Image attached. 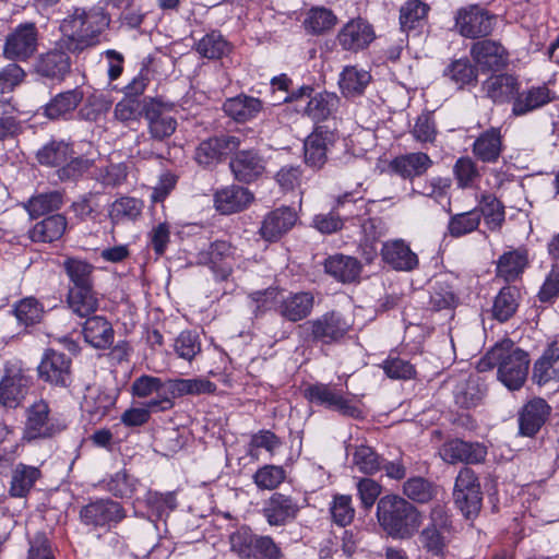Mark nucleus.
<instances>
[{
	"instance_id": "nucleus-1",
	"label": "nucleus",
	"mask_w": 559,
	"mask_h": 559,
	"mask_svg": "<svg viewBox=\"0 0 559 559\" xmlns=\"http://www.w3.org/2000/svg\"><path fill=\"white\" fill-rule=\"evenodd\" d=\"M530 355L510 338L496 343L478 361L480 372L497 367L498 380L510 391L520 390L528 376Z\"/></svg>"
},
{
	"instance_id": "nucleus-2",
	"label": "nucleus",
	"mask_w": 559,
	"mask_h": 559,
	"mask_svg": "<svg viewBox=\"0 0 559 559\" xmlns=\"http://www.w3.org/2000/svg\"><path fill=\"white\" fill-rule=\"evenodd\" d=\"M109 25V19L100 10L76 8L60 24L62 37L59 47L79 53L99 43L100 34Z\"/></svg>"
},
{
	"instance_id": "nucleus-3",
	"label": "nucleus",
	"mask_w": 559,
	"mask_h": 559,
	"mask_svg": "<svg viewBox=\"0 0 559 559\" xmlns=\"http://www.w3.org/2000/svg\"><path fill=\"white\" fill-rule=\"evenodd\" d=\"M377 518L384 532L397 539L413 537L423 523L421 512L408 500L396 495L380 498Z\"/></svg>"
},
{
	"instance_id": "nucleus-4",
	"label": "nucleus",
	"mask_w": 559,
	"mask_h": 559,
	"mask_svg": "<svg viewBox=\"0 0 559 559\" xmlns=\"http://www.w3.org/2000/svg\"><path fill=\"white\" fill-rule=\"evenodd\" d=\"M352 326L353 323L344 314L332 310L299 324L298 333L306 342L331 345L341 342Z\"/></svg>"
},
{
	"instance_id": "nucleus-5",
	"label": "nucleus",
	"mask_w": 559,
	"mask_h": 559,
	"mask_svg": "<svg viewBox=\"0 0 559 559\" xmlns=\"http://www.w3.org/2000/svg\"><path fill=\"white\" fill-rule=\"evenodd\" d=\"M452 530V520L447 508L440 503L435 504L430 509L428 524L418 535L421 548L435 557L442 558Z\"/></svg>"
},
{
	"instance_id": "nucleus-6",
	"label": "nucleus",
	"mask_w": 559,
	"mask_h": 559,
	"mask_svg": "<svg viewBox=\"0 0 559 559\" xmlns=\"http://www.w3.org/2000/svg\"><path fill=\"white\" fill-rule=\"evenodd\" d=\"M64 429V423L50 414V407L45 400H37L26 408L23 440L52 438Z\"/></svg>"
},
{
	"instance_id": "nucleus-7",
	"label": "nucleus",
	"mask_w": 559,
	"mask_h": 559,
	"mask_svg": "<svg viewBox=\"0 0 559 559\" xmlns=\"http://www.w3.org/2000/svg\"><path fill=\"white\" fill-rule=\"evenodd\" d=\"M313 90L302 86L294 92L290 99L296 102V109L302 111L314 122L328 120L337 109L340 98L334 93L320 92L311 95Z\"/></svg>"
},
{
	"instance_id": "nucleus-8",
	"label": "nucleus",
	"mask_w": 559,
	"mask_h": 559,
	"mask_svg": "<svg viewBox=\"0 0 559 559\" xmlns=\"http://www.w3.org/2000/svg\"><path fill=\"white\" fill-rule=\"evenodd\" d=\"M453 498L456 507L465 518L476 516L481 508L480 484L475 472L463 467L455 479Z\"/></svg>"
},
{
	"instance_id": "nucleus-9",
	"label": "nucleus",
	"mask_w": 559,
	"mask_h": 559,
	"mask_svg": "<svg viewBox=\"0 0 559 559\" xmlns=\"http://www.w3.org/2000/svg\"><path fill=\"white\" fill-rule=\"evenodd\" d=\"M469 56L478 71L499 72L509 64V52L500 41L481 39L474 41L469 48Z\"/></svg>"
},
{
	"instance_id": "nucleus-10",
	"label": "nucleus",
	"mask_w": 559,
	"mask_h": 559,
	"mask_svg": "<svg viewBox=\"0 0 559 559\" xmlns=\"http://www.w3.org/2000/svg\"><path fill=\"white\" fill-rule=\"evenodd\" d=\"M496 17L488 11L469 5L462 8L455 15V27L460 35L466 38H484L493 31Z\"/></svg>"
},
{
	"instance_id": "nucleus-11",
	"label": "nucleus",
	"mask_w": 559,
	"mask_h": 559,
	"mask_svg": "<svg viewBox=\"0 0 559 559\" xmlns=\"http://www.w3.org/2000/svg\"><path fill=\"white\" fill-rule=\"evenodd\" d=\"M38 32L34 23H23L5 38L3 56L8 60L26 61L37 50Z\"/></svg>"
},
{
	"instance_id": "nucleus-12",
	"label": "nucleus",
	"mask_w": 559,
	"mask_h": 559,
	"mask_svg": "<svg viewBox=\"0 0 559 559\" xmlns=\"http://www.w3.org/2000/svg\"><path fill=\"white\" fill-rule=\"evenodd\" d=\"M304 395L309 402L325 406L326 408L338 412L344 416L352 418H359L362 416L360 408L346 400L341 391L329 384H310L305 389Z\"/></svg>"
},
{
	"instance_id": "nucleus-13",
	"label": "nucleus",
	"mask_w": 559,
	"mask_h": 559,
	"mask_svg": "<svg viewBox=\"0 0 559 559\" xmlns=\"http://www.w3.org/2000/svg\"><path fill=\"white\" fill-rule=\"evenodd\" d=\"M439 455L449 464H478L485 461L487 448L480 442H468L455 438L440 447Z\"/></svg>"
},
{
	"instance_id": "nucleus-14",
	"label": "nucleus",
	"mask_w": 559,
	"mask_h": 559,
	"mask_svg": "<svg viewBox=\"0 0 559 559\" xmlns=\"http://www.w3.org/2000/svg\"><path fill=\"white\" fill-rule=\"evenodd\" d=\"M38 374L52 385L68 386L71 383V358L64 353L47 349L38 366Z\"/></svg>"
},
{
	"instance_id": "nucleus-15",
	"label": "nucleus",
	"mask_w": 559,
	"mask_h": 559,
	"mask_svg": "<svg viewBox=\"0 0 559 559\" xmlns=\"http://www.w3.org/2000/svg\"><path fill=\"white\" fill-rule=\"evenodd\" d=\"M299 511L300 506L295 498L274 492L265 500L262 514L271 526H284L295 521Z\"/></svg>"
},
{
	"instance_id": "nucleus-16",
	"label": "nucleus",
	"mask_w": 559,
	"mask_h": 559,
	"mask_svg": "<svg viewBox=\"0 0 559 559\" xmlns=\"http://www.w3.org/2000/svg\"><path fill=\"white\" fill-rule=\"evenodd\" d=\"M337 136L326 126H319L305 141V162L313 168H321L328 160V154Z\"/></svg>"
},
{
	"instance_id": "nucleus-17",
	"label": "nucleus",
	"mask_w": 559,
	"mask_h": 559,
	"mask_svg": "<svg viewBox=\"0 0 559 559\" xmlns=\"http://www.w3.org/2000/svg\"><path fill=\"white\" fill-rule=\"evenodd\" d=\"M240 144L241 139L237 135L224 134L211 138L199 144L195 151V160L204 167L214 165L219 162L222 155L238 150Z\"/></svg>"
},
{
	"instance_id": "nucleus-18",
	"label": "nucleus",
	"mask_w": 559,
	"mask_h": 559,
	"mask_svg": "<svg viewBox=\"0 0 559 559\" xmlns=\"http://www.w3.org/2000/svg\"><path fill=\"white\" fill-rule=\"evenodd\" d=\"M145 118L153 139L163 141L174 134L177 120L166 105L156 99H150L145 105Z\"/></svg>"
},
{
	"instance_id": "nucleus-19",
	"label": "nucleus",
	"mask_w": 559,
	"mask_h": 559,
	"mask_svg": "<svg viewBox=\"0 0 559 559\" xmlns=\"http://www.w3.org/2000/svg\"><path fill=\"white\" fill-rule=\"evenodd\" d=\"M229 166L238 181L250 183L264 174L266 162L257 151L242 150L235 154Z\"/></svg>"
},
{
	"instance_id": "nucleus-20",
	"label": "nucleus",
	"mask_w": 559,
	"mask_h": 559,
	"mask_svg": "<svg viewBox=\"0 0 559 559\" xmlns=\"http://www.w3.org/2000/svg\"><path fill=\"white\" fill-rule=\"evenodd\" d=\"M80 515L87 525L106 526L120 522L124 518V512L120 503L100 499L82 508Z\"/></svg>"
},
{
	"instance_id": "nucleus-21",
	"label": "nucleus",
	"mask_w": 559,
	"mask_h": 559,
	"mask_svg": "<svg viewBox=\"0 0 559 559\" xmlns=\"http://www.w3.org/2000/svg\"><path fill=\"white\" fill-rule=\"evenodd\" d=\"M551 407L542 397L528 401L519 413V430L522 436L534 437L547 421Z\"/></svg>"
},
{
	"instance_id": "nucleus-22",
	"label": "nucleus",
	"mask_w": 559,
	"mask_h": 559,
	"mask_svg": "<svg viewBox=\"0 0 559 559\" xmlns=\"http://www.w3.org/2000/svg\"><path fill=\"white\" fill-rule=\"evenodd\" d=\"M383 261L395 271L411 272L418 266V257L402 239L389 240L382 245Z\"/></svg>"
},
{
	"instance_id": "nucleus-23",
	"label": "nucleus",
	"mask_w": 559,
	"mask_h": 559,
	"mask_svg": "<svg viewBox=\"0 0 559 559\" xmlns=\"http://www.w3.org/2000/svg\"><path fill=\"white\" fill-rule=\"evenodd\" d=\"M253 200V193L249 189L233 185L216 191L214 206L221 214L228 215L243 211Z\"/></svg>"
},
{
	"instance_id": "nucleus-24",
	"label": "nucleus",
	"mask_w": 559,
	"mask_h": 559,
	"mask_svg": "<svg viewBox=\"0 0 559 559\" xmlns=\"http://www.w3.org/2000/svg\"><path fill=\"white\" fill-rule=\"evenodd\" d=\"M63 49L57 44L53 49L41 53L35 63L37 74L50 80H64L70 72L71 60Z\"/></svg>"
},
{
	"instance_id": "nucleus-25",
	"label": "nucleus",
	"mask_w": 559,
	"mask_h": 559,
	"mask_svg": "<svg viewBox=\"0 0 559 559\" xmlns=\"http://www.w3.org/2000/svg\"><path fill=\"white\" fill-rule=\"evenodd\" d=\"M373 38L374 33L371 25L361 19L347 22L337 35L342 48L350 51L365 49Z\"/></svg>"
},
{
	"instance_id": "nucleus-26",
	"label": "nucleus",
	"mask_w": 559,
	"mask_h": 559,
	"mask_svg": "<svg viewBox=\"0 0 559 559\" xmlns=\"http://www.w3.org/2000/svg\"><path fill=\"white\" fill-rule=\"evenodd\" d=\"M297 218V213L293 209L278 207L264 217L260 234L263 239L275 241L294 227Z\"/></svg>"
},
{
	"instance_id": "nucleus-27",
	"label": "nucleus",
	"mask_w": 559,
	"mask_h": 559,
	"mask_svg": "<svg viewBox=\"0 0 559 559\" xmlns=\"http://www.w3.org/2000/svg\"><path fill=\"white\" fill-rule=\"evenodd\" d=\"M31 380L20 370L8 371L0 381V404L3 407L15 408L27 394Z\"/></svg>"
},
{
	"instance_id": "nucleus-28",
	"label": "nucleus",
	"mask_w": 559,
	"mask_h": 559,
	"mask_svg": "<svg viewBox=\"0 0 559 559\" xmlns=\"http://www.w3.org/2000/svg\"><path fill=\"white\" fill-rule=\"evenodd\" d=\"M314 297L309 292L289 294L281 298L277 313L285 320L298 322L306 319L312 311Z\"/></svg>"
},
{
	"instance_id": "nucleus-29",
	"label": "nucleus",
	"mask_w": 559,
	"mask_h": 559,
	"mask_svg": "<svg viewBox=\"0 0 559 559\" xmlns=\"http://www.w3.org/2000/svg\"><path fill=\"white\" fill-rule=\"evenodd\" d=\"M503 151L502 134L500 128H489L481 132L473 143L474 156L483 163L495 164Z\"/></svg>"
},
{
	"instance_id": "nucleus-30",
	"label": "nucleus",
	"mask_w": 559,
	"mask_h": 559,
	"mask_svg": "<svg viewBox=\"0 0 559 559\" xmlns=\"http://www.w3.org/2000/svg\"><path fill=\"white\" fill-rule=\"evenodd\" d=\"M361 263L358 259L337 253L325 259V272L343 284L356 282L361 273Z\"/></svg>"
},
{
	"instance_id": "nucleus-31",
	"label": "nucleus",
	"mask_w": 559,
	"mask_h": 559,
	"mask_svg": "<svg viewBox=\"0 0 559 559\" xmlns=\"http://www.w3.org/2000/svg\"><path fill=\"white\" fill-rule=\"evenodd\" d=\"M555 99V93L546 85L533 86L526 91L518 93L512 106L514 116H524L536 110Z\"/></svg>"
},
{
	"instance_id": "nucleus-32",
	"label": "nucleus",
	"mask_w": 559,
	"mask_h": 559,
	"mask_svg": "<svg viewBox=\"0 0 559 559\" xmlns=\"http://www.w3.org/2000/svg\"><path fill=\"white\" fill-rule=\"evenodd\" d=\"M86 343L97 349H106L114 343L115 332L111 323L102 316L88 317L83 325Z\"/></svg>"
},
{
	"instance_id": "nucleus-33",
	"label": "nucleus",
	"mask_w": 559,
	"mask_h": 559,
	"mask_svg": "<svg viewBox=\"0 0 559 559\" xmlns=\"http://www.w3.org/2000/svg\"><path fill=\"white\" fill-rule=\"evenodd\" d=\"M519 84L510 74H499L488 78L481 86L486 97L493 103H507L518 93Z\"/></svg>"
},
{
	"instance_id": "nucleus-34",
	"label": "nucleus",
	"mask_w": 559,
	"mask_h": 559,
	"mask_svg": "<svg viewBox=\"0 0 559 559\" xmlns=\"http://www.w3.org/2000/svg\"><path fill=\"white\" fill-rule=\"evenodd\" d=\"M432 165V160L426 153H409L395 157L391 163L394 173L405 179L421 176Z\"/></svg>"
},
{
	"instance_id": "nucleus-35",
	"label": "nucleus",
	"mask_w": 559,
	"mask_h": 559,
	"mask_svg": "<svg viewBox=\"0 0 559 559\" xmlns=\"http://www.w3.org/2000/svg\"><path fill=\"white\" fill-rule=\"evenodd\" d=\"M62 267L69 278V289L94 287V265L74 257H68Z\"/></svg>"
},
{
	"instance_id": "nucleus-36",
	"label": "nucleus",
	"mask_w": 559,
	"mask_h": 559,
	"mask_svg": "<svg viewBox=\"0 0 559 559\" xmlns=\"http://www.w3.org/2000/svg\"><path fill=\"white\" fill-rule=\"evenodd\" d=\"M223 108L226 115L231 117L234 120L245 122L258 116L262 110V103L260 99L252 96L238 95L236 97L228 98L224 103Z\"/></svg>"
},
{
	"instance_id": "nucleus-37",
	"label": "nucleus",
	"mask_w": 559,
	"mask_h": 559,
	"mask_svg": "<svg viewBox=\"0 0 559 559\" xmlns=\"http://www.w3.org/2000/svg\"><path fill=\"white\" fill-rule=\"evenodd\" d=\"M216 390L215 383L205 378L169 379L166 381L165 391L174 399L183 395L211 394Z\"/></svg>"
},
{
	"instance_id": "nucleus-38",
	"label": "nucleus",
	"mask_w": 559,
	"mask_h": 559,
	"mask_svg": "<svg viewBox=\"0 0 559 559\" xmlns=\"http://www.w3.org/2000/svg\"><path fill=\"white\" fill-rule=\"evenodd\" d=\"M83 97L84 93L79 87L59 93L45 106L44 112L49 119L63 118L79 106Z\"/></svg>"
},
{
	"instance_id": "nucleus-39",
	"label": "nucleus",
	"mask_w": 559,
	"mask_h": 559,
	"mask_svg": "<svg viewBox=\"0 0 559 559\" xmlns=\"http://www.w3.org/2000/svg\"><path fill=\"white\" fill-rule=\"evenodd\" d=\"M67 225V218L63 215H51L36 223L29 230V237L35 242H52L63 236Z\"/></svg>"
},
{
	"instance_id": "nucleus-40",
	"label": "nucleus",
	"mask_w": 559,
	"mask_h": 559,
	"mask_svg": "<svg viewBox=\"0 0 559 559\" xmlns=\"http://www.w3.org/2000/svg\"><path fill=\"white\" fill-rule=\"evenodd\" d=\"M528 264L527 253L523 249L504 252L497 263V276L506 282L518 280Z\"/></svg>"
},
{
	"instance_id": "nucleus-41",
	"label": "nucleus",
	"mask_w": 559,
	"mask_h": 559,
	"mask_svg": "<svg viewBox=\"0 0 559 559\" xmlns=\"http://www.w3.org/2000/svg\"><path fill=\"white\" fill-rule=\"evenodd\" d=\"M443 75L457 88L476 85L478 69L467 58L452 60L443 70Z\"/></svg>"
},
{
	"instance_id": "nucleus-42",
	"label": "nucleus",
	"mask_w": 559,
	"mask_h": 559,
	"mask_svg": "<svg viewBox=\"0 0 559 559\" xmlns=\"http://www.w3.org/2000/svg\"><path fill=\"white\" fill-rule=\"evenodd\" d=\"M234 249L227 241L217 240L211 243L207 251L201 253V260L218 269L221 280H226L231 274V264L227 262L231 258Z\"/></svg>"
},
{
	"instance_id": "nucleus-43",
	"label": "nucleus",
	"mask_w": 559,
	"mask_h": 559,
	"mask_svg": "<svg viewBox=\"0 0 559 559\" xmlns=\"http://www.w3.org/2000/svg\"><path fill=\"white\" fill-rule=\"evenodd\" d=\"M371 81V75L365 69L347 66L341 73L340 88L346 97L359 96Z\"/></svg>"
},
{
	"instance_id": "nucleus-44",
	"label": "nucleus",
	"mask_w": 559,
	"mask_h": 559,
	"mask_svg": "<svg viewBox=\"0 0 559 559\" xmlns=\"http://www.w3.org/2000/svg\"><path fill=\"white\" fill-rule=\"evenodd\" d=\"M40 475L39 468L19 463L12 471L10 495L17 498L25 497Z\"/></svg>"
},
{
	"instance_id": "nucleus-45",
	"label": "nucleus",
	"mask_w": 559,
	"mask_h": 559,
	"mask_svg": "<svg viewBox=\"0 0 559 559\" xmlns=\"http://www.w3.org/2000/svg\"><path fill=\"white\" fill-rule=\"evenodd\" d=\"M67 302L73 313L90 317L98 308V298L94 287L68 289Z\"/></svg>"
},
{
	"instance_id": "nucleus-46",
	"label": "nucleus",
	"mask_w": 559,
	"mask_h": 559,
	"mask_svg": "<svg viewBox=\"0 0 559 559\" xmlns=\"http://www.w3.org/2000/svg\"><path fill=\"white\" fill-rule=\"evenodd\" d=\"M403 493L411 501L424 504L437 497L438 486L421 476H415L403 484Z\"/></svg>"
},
{
	"instance_id": "nucleus-47",
	"label": "nucleus",
	"mask_w": 559,
	"mask_h": 559,
	"mask_svg": "<svg viewBox=\"0 0 559 559\" xmlns=\"http://www.w3.org/2000/svg\"><path fill=\"white\" fill-rule=\"evenodd\" d=\"M260 535L248 526H241L229 536L230 549L241 559H253Z\"/></svg>"
},
{
	"instance_id": "nucleus-48",
	"label": "nucleus",
	"mask_w": 559,
	"mask_h": 559,
	"mask_svg": "<svg viewBox=\"0 0 559 559\" xmlns=\"http://www.w3.org/2000/svg\"><path fill=\"white\" fill-rule=\"evenodd\" d=\"M62 204V193L59 191H50L31 198L25 209L32 217H38L49 212L58 211Z\"/></svg>"
},
{
	"instance_id": "nucleus-49",
	"label": "nucleus",
	"mask_w": 559,
	"mask_h": 559,
	"mask_svg": "<svg viewBox=\"0 0 559 559\" xmlns=\"http://www.w3.org/2000/svg\"><path fill=\"white\" fill-rule=\"evenodd\" d=\"M73 154L70 144L63 141H51L40 148L37 159L41 165L61 167Z\"/></svg>"
},
{
	"instance_id": "nucleus-50",
	"label": "nucleus",
	"mask_w": 559,
	"mask_h": 559,
	"mask_svg": "<svg viewBox=\"0 0 559 559\" xmlns=\"http://www.w3.org/2000/svg\"><path fill=\"white\" fill-rule=\"evenodd\" d=\"M114 399L100 389H88L84 395L82 407L92 419L103 418L114 405Z\"/></svg>"
},
{
	"instance_id": "nucleus-51",
	"label": "nucleus",
	"mask_w": 559,
	"mask_h": 559,
	"mask_svg": "<svg viewBox=\"0 0 559 559\" xmlns=\"http://www.w3.org/2000/svg\"><path fill=\"white\" fill-rule=\"evenodd\" d=\"M382 459L373 448L365 444L355 447L353 452V465L366 475L381 471Z\"/></svg>"
},
{
	"instance_id": "nucleus-52",
	"label": "nucleus",
	"mask_w": 559,
	"mask_h": 559,
	"mask_svg": "<svg viewBox=\"0 0 559 559\" xmlns=\"http://www.w3.org/2000/svg\"><path fill=\"white\" fill-rule=\"evenodd\" d=\"M518 290L514 287H503L496 296L492 314L500 321L509 320L518 309Z\"/></svg>"
},
{
	"instance_id": "nucleus-53",
	"label": "nucleus",
	"mask_w": 559,
	"mask_h": 559,
	"mask_svg": "<svg viewBox=\"0 0 559 559\" xmlns=\"http://www.w3.org/2000/svg\"><path fill=\"white\" fill-rule=\"evenodd\" d=\"M282 295L277 288H266L264 290H257L248 296L249 307L254 317L262 316L270 309H275L277 312V306L281 302Z\"/></svg>"
},
{
	"instance_id": "nucleus-54",
	"label": "nucleus",
	"mask_w": 559,
	"mask_h": 559,
	"mask_svg": "<svg viewBox=\"0 0 559 559\" xmlns=\"http://www.w3.org/2000/svg\"><path fill=\"white\" fill-rule=\"evenodd\" d=\"M480 219L481 214L477 209L452 215L448 224L449 234L452 237L469 234L478 228Z\"/></svg>"
},
{
	"instance_id": "nucleus-55",
	"label": "nucleus",
	"mask_w": 559,
	"mask_h": 559,
	"mask_svg": "<svg viewBox=\"0 0 559 559\" xmlns=\"http://www.w3.org/2000/svg\"><path fill=\"white\" fill-rule=\"evenodd\" d=\"M480 214L489 229H499L504 222V206L493 194H484L480 200Z\"/></svg>"
},
{
	"instance_id": "nucleus-56",
	"label": "nucleus",
	"mask_w": 559,
	"mask_h": 559,
	"mask_svg": "<svg viewBox=\"0 0 559 559\" xmlns=\"http://www.w3.org/2000/svg\"><path fill=\"white\" fill-rule=\"evenodd\" d=\"M229 44L218 32L206 34L197 44V51L207 59H219L229 52Z\"/></svg>"
},
{
	"instance_id": "nucleus-57",
	"label": "nucleus",
	"mask_w": 559,
	"mask_h": 559,
	"mask_svg": "<svg viewBox=\"0 0 559 559\" xmlns=\"http://www.w3.org/2000/svg\"><path fill=\"white\" fill-rule=\"evenodd\" d=\"M174 350L179 358L191 361L201 352L200 336L195 331H182L174 342Z\"/></svg>"
},
{
	"instance_id": "nucleus-58",
	"label": "nucleus",
	"mask_w": 559,
	"mask_h": 559,
	"mask_svg": "<svg viewBox=\"0 0 559 559\" xmlns=\"http://www.w3.org/2000/svg\"><path fill=\"white\" fill-rule=\"evenodd\" d=\"M457 186L461 188H472L480 178L477 164L468 156L460 157L453 167Z\"/></svg>"
},
{
	"instance_id": "nucleus-59",
	"label": "nucleus",
	"mask_w": 559,
	"mask_h": 559,
	"mask_svg": "<svg viewBox=\"0 0 559 559\" xmlns=\"http://www.w3.org/2000/svg\"><path fill=\"white\" fill-rule=\"evenodd\" d=\"M335 22L336 17L331 10L313 8L308 12L305 26L312 34H322L331 29Z\"/></svg>"
},
{
	"instance_id": "nucleus-60",
	"label": "nucleus",
	"mask_w": 559,
	"mask_h": 559,
	"mask_svg": "<svg viewBox=\"0 0 559 559\" xmlns=\"http://www.w3.org/2000/svg\"><path fill=\"white\" fill-rule=\"evenodd\" d=\"M552 352L547 348L543 356L534 364L532 379L538 385H544L550 381H559V374H557V370L551 361L554 357Z\"/></svg>"
},
{
	"instance_id": "nucleus-61",
	"label": "nucleus",
	"mask_w": 559,
	"mask_h": 559,
	"mask_svg": "<svg viewBox=\"0 0 559 559\" xmlns=\"http://www.w3.org/2000/svg\"><path fill=\"white\" fill-rule=\"evenodd\" d=\"M332 520L338 526H346L352 523L355 516V509L352 504V497L336 495L330 507Z\"/></svg>"
},
{
	"instance_id": "nucleus-62",
	"label": "nucleus",
	"mask_w": 559,
	"mask_h": 559,
	"mask_svg": "<svg viewBox=\"0 0 559 559\" xmlns=\"http://www.w3.org/2000/svg\"><path fill=\"white\" fill-rule=\"evenodd\" d=\"M429 7L419 0H408L400 10V23L404 31L412 29L425 19Z\"/></svg>"
},
{
	"instance_id": "nucleus-63",
	"label": "nucleus",
	"mask_w": 559,
	"mask_h": 559,
	"mask_svg": "<svg viewBox=\"0 0 559 559\" xmlns=\"http://www.w3.org/2000/svg\"><path fill=\"white\" fill-rule=\"evenodd\" d=\"M148 100H140L134 97H124L115 106V117L122 122L138 120L139 117L145 115V105Z\"/></svg>"
},
{
	"instance_id": "nucleus-64",
	"label": "nucleus",
	"mask_w": 559,
	"mask_h": 559,
	"mask_svg": "<svg viewBox=\"0 0 559 559\" xmlns=\"http://www.w3.org/2000/svg\"><path fill=\"white\" fill-rule=\"evenodd\" d=\"M285 479V471L281 466L265 465L253 475V481L260 489L272 490Z\"/></svg>"
}]
</instances>
